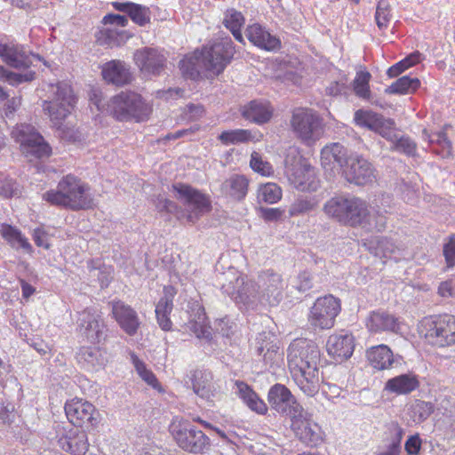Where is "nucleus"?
<instances>
[{"label": "nucleus", "mask_w": 455, "mask_h": 455, "mask_svg": "<svg viewBox=\"0 0 455 455\" xmlns=\"http://www.w3.org/2000/svg\"><path fill=\"white\" fill-rule=\"evenodd\" d=\"M320 349L312 340L296 339L287 350L288 366L291 376L307 396H314L319 390Z\"/></svg>", "instance_id": "obj_1"}, {"label": "nucleus", "mask_w": 455, "mask_h": 455, "mask_svg": "<svg viewBox=\"0 0 455 455\" xmlns=\"http://www.w3.org/2000/svg\"><path fill=\"white\" fill-rule=\"evenodd\" d=\"M234 54L235 47L231 38H221L209 47H204L203 52H196L183 58L180 61V69L186 78L192 80L200 77L202 68L217 76L225 69Z\"/></svg>", "instance_id": "obj_2"}, {"label": "nucleus", "mask_w": 455, "mask_h": 455, "mask_svg": "<svg viewBox=\"0 0 455 455\" xmlns=\"http://www.w3.org/2000/svg\"><path fill=\"white\" fill-rule=\"evenodd\" d=\"M176 198L181 202L184 210H180L176 203L158 197L156 208L177 214L179 220L185 219L189 224H195L202 216L212 211V201L208 195L185 183L172 185Z\"/></svg>", "instance_id": "obj_3"}, {"label": "nucleus", "mask_w": 455, "mask_h": 455, "mask_svg": "<svg viewBox=\"0 0 455 455\" xmlns=\"http://www.w3.org/2000/svg\"><path fill=\"white\" fill-rule=\"evenodd\" d=\"M43 199L52 205L72 211L90 209L93 206L90 187L72 174L64 176L59 181L56 189L45 192Z\"/></svg>", "instance_id": "obj_4"}, {"label": "nucleus", "mask_w": 455, "mask_h": 455, "mask_svg": "<svg viewBox=\"0 0 455 455\" xmlns=\"http://www.w3.org/2000/svg\"><path fill=\"white\" fill-rule=\"evenodd\" d=\"M217 281L222 292L229 296L240 308L256 309L259 305H264L257 282L243 276L235 268L230 267L227 272L220 273Z\"/></svg>", "instance_id": "obj_5"}, {"label": "nucleus", "mask_w": 455, "mask_h": 455, "mask_svg": "<svg viewBox=\"0 0 455 455\" xmlns=\"http://www.w3.org/2000/svg\"><path fill=\"white\" fill-rule=\"evenodd\" d=\"M48 98L44 101L43 109L50 117L53 126L60 130L63 121L70 115L76 99L71 86L64 82L48 84Z\"/></svg>", "instance_id": "obj_6"}, {"label": "nucleus", "mask_w": 455, "mask_h": 455, "mask_svg": "<svg viewBox=\"0 0 455 455\" xmlns=\"http://www.w3.org/2000/svg\"><path fill=\"white\" fill-rule=\"evenodd\" d=\"M169 431L176 444L184 451L202 454L211 446L210 438L188 419L174 417Z\"/></svg>", "instance_id": "obj_7"}, {"label": "nucleus", "mask_w": 455, "mask_h": 455, "mask_svg": "<svg viewBox=\"0 0 455 455\" xmlns=\"http://www.w3.org/2000/svg\"><path fill=\"white\" fill-rule=\"evenodd\" d=\"M107 110L118 121L143 122L151 113V107L134 92H122L111 98Z\"/></svg>", "instance_id": "obj_8"}, {"label": "nucleus", "mask_w": 455, "mask_h": 455, "mask_svg": "<svg viewBox=\"0 0 455 455\" xmlns=\"http://www.w3.org/2000/svg\"><path fill=\"white\" fill-rule=\"evenodd\" d=\"M346 215L343 224L352 227L360 226L370 231L380 232L387 226V217L374 207L370 209L367 202L359 197L348 196Z\"/></svg>", "instance_id": "obj_9"}, {"label": "nucleus", "mask_w": 455, "mask_h": 455, "mask_svg": "<svg viewBox=\"0 0 455 455\" xmlns=\"http://www.w3.org/2000/svg\"><path fill=\"white\" fill-rule=\"evenodd\" d=\"M291 125L297 137L307 145L314 144L323 132L322 118L311 108H295L292 111Z\"/></svg>", "instance_id": "obj_10"}, {"label": "nucleus", "mask_w": 455, "mask_h": 455, "mask_svg": "<svg viewBox=\"0 0 455 455\" xmlns=\"http://www.w3.org/2000/svg\"><path fill=\"white\" fill-rule=\"evenodd\" d=\"M420 333L428 343L445 347L455 343V316L444 315L435 318H425L421 322Z\"/></svg>", "instance_id": "obj_11"}, {"label": "nucleus", "mask_w": 455, "mask_h": 455, "mask_svg": "<svg viewBox=\"0 0 455 455\" xmlns=\"http://www.w3.org/2000/svg\"><path fill=\"white\" fill-rule=\"evenodd\" d=\"M12 137L16 142L20 143L23 154L27 156L44 158L48 157L52 153L49 144L44 141L43 136L31 124H20L16 125L12 131Z\"/></svg>", "instance_id": "obj_12"}, {"label": "nucleus", "mask_w": 455, "mask_h": 455, "mask_svg": "<svg viewBox=\"0 0 455 455\" xmlns=\"http://www.w3.org/2000/svg\"><path fill=\"white\" fill-rule=\"evenodd\" d=\"M341 310L340 300L332 295L318 298L310 309L308 321L315 328L322 330L334 326L335 319Z\"/></svg>", "instance_id": "obj_13"}, {"label": "nucleus", "mask_w": 455, "mask_h": 455, "mask_svg": "<svg viewBox=\"0 0 455 455\" xmlns=\"http://www.w3.org/2000/svg\"><path fill=\"white\" fill-rule=\"evenodd\" d=\"M267 401L271 408L279 414L290 417L291 419L302 417L303 407L284 385L272 386L267 394Z\"/></svg>", "instance_id": "obj_14"}, {"label": "nucleus", "mask_w": 455, "mask_h": 455, "mask_svg": "<svg viewBox=\"0 0 455 455\" xmlns=\"http://www.w3.org/2000/svg\"><path fill=\"white\" fill-rule=\"evenodd\" d=\"M77 327L79 332L91 343H100L107 338L108 327L101 313L94 307H86L79 313Z\"/></svg>", "instance_id": "obj_15"}, {"label": "nucleus", "mask_w": 455, "mask_h": 455, "mask_svg": "<svg viewBox=\"0 0 455 455\" xmlns=\"http://www.w3.org/2000/svg\"><path fill=\"white\" fill-rule=\"evenodd\" d=\"M65 412L72 425L88 430L94 428L100 422V413L95 406L83 399L75 398L67 402Z\"/></svg>", "instance_id": "obj_16"}, {"label": "nucleus", "mask_w": 455, "mask_h": 455, "mask_svg": "<svg viewBox=\"0 0 455 455\" xmlns=\"http://www.w3.org/2000/svg\"><path fill=\"white\" fill-rule=\"evenodd\" d=\"M342 174L347 181L357 186H366L377 180V173L372 164L360 156H353Z\"/></svg>", "instance_id": "obj_17"}, {"label": "nucleus", "mask_w": 455, "mask_h": 455, "mask_svg": "<svg viewBox=\"0 0 455 455\" xmlns=\"http://www.w3.org/2000/svg\"><path fill=\"white\" fill-rule=\"evenodd\" d=\"M257 283L264 305L276 306L280 302L284 284L278 273L270 269L262 271L258 276Z\"/></svg>", "instance_id": "obj_18"}, {"label": "nucleus", "mask_w": 455, "mask_h": 455, "mask_svg": "<svg viewBox=\"0 0 455 455\" xmlns=\"http://www.w3.org/2000/svg\"><path fill=\"white\" fill-rule=\"evenodd\" d=\"M133 59L141 72L154 76H160L164 72L167 61L162 51L150 47L137 50Z\"/></svg>", "instance_id": "obj_19"}, {"label": "nucleus", "mask_w": 455, "mask_h": 455, "mask_svg": "<svg viewBox=\"0 0 455 455\" xmlns=\"http://www.w3.org/2000/svg\"><path fill=\"white\" fill-rule=\"evenodd\" d=\"M354 121L356 125L372 131L384 139L390 135L388 132L395 127V124L393 119L387 118L371 109H358L355 111Z\"/></svg>", "instance_id": "obj_20"}, {"label": "nucleus", "mask_w": 455, "mask_h": 455, "mask_svg": "<svg viewBox=\"0 0 455 455\" xmlns=\"http://www.w3.org/2000/svg\"><path fill=\"white\" fill-rule=\"evenodd\" d=\"M257 355L262 356L266 366H279L283 361L276 336L270 331H263L256 338Z\"/></svg>", "instance_id": "obj_21"}, {"label": "nucleus", "mask_w": 455, "mask_h": 455, "mask_svg": "<svg viewBox=\"0 0 455 455\" xmlns=\"http://www.w3.org/2000/svg\"><path fill=\"white\" fill-rule=\"evenodd\" d=\"M292 428L299 440L307 447L316 448L325 440V434L322 427L311 419H292Z\"/></svg>", "instance_id": "obj_22"}, {"label": "nucleus", "mask_w": 455, "mask_h": 455, "mask_svg": "<svg viewBox=\"0 0 455 455\" xmlns=\"http://www.w3.org/2000/svg\"><path fill=\"white\" fill-rule=\"evenodd\" d=\"M0 57L9 66L14 68H28L35 61H40L39 55L25 50L22 45L14 44H0Z\"/></svg>", "instance_id": "obj_23"}, {"label": "nucleus", "mask_w": 455, "mask_h": 455, "mask_svg": "<svg viewBox=\"0 0 455 455\" xmlns=\"http://www.w3.org/2000/svg\"><path fill=\"white\" fill-rule=\"evenodd\" d=\"M352 155L340 143H331L321 150V164L326 171L344 169Z\"/></svg>", "instance_id": "obj_24"}, {"label": "nucleus", "mask_w": 455, "mask_h": 455, "mask_svg": "<svg viewBox=\"0 0 455 455\" xmlns=\"http://www.w3.org/2000/svg\"><path fill=\"white\" fill-rule=\"evenodd\" d=\"M328 354L336 361L342 362L351 357L355 349V339L351 333L341 331L331 335L326 343Z\"/></svg>", "instance_id": "obj_25"}, {"label": "nucleus", "mask_w": 455, "mask_h": 455, "mask_svg": "<svg viewBox=\"0 0 455 455\" xmlns=\"http://www.w3.org/2000/svg\"><path fill=\"white\" fill-rule=\"evenodd\" d=\"M289 180L294 188L301 192H315L320 188V180L315 169L307 164L295 166Z\"/></svg>", "instance_id": "obj_26"}, {"label": "nucleus", "mask_w": 455, "mask_h": 455, "mask_svg": "<svg viewBox=\"0 0 455 455\" xmlns=\"http://www.w3.org/2000/svg\"><path fill=\"white\" fill-rule=\"evenodd\" d=\"M249 179L239 173H234L226 178L220 186L221 196L234 202H242L249 191Z\"/></svg>", "instance_id": "obj_27"}, {"label": "nucleus", "mask_w": 455, "mask_h": 455, "mask_svg": "<svg viewBox=\"0 0 455 455\" xmlns=\"http://www.w3.org/2000/svg\"><path fill=\"white\" fill-rule=\"evenodd\" d=\"M112 314L120 328L129 336H133L140 325L137 312L129 305L118 300L112 303Z\"/></svg>", "instance_id": "obj_28"}, {"label": "nucleus", "mask_w": 455, "mask_h": 455, "mask_svg": "<svg viewBox=\"0 0 455 455\" xmlns=\"http://www.w3.org/2000/svg\"><path fill=\"white\" fill-rule=\"evenodd\" d=\"M58 443L63 451L72 455H84L90 446L86 432L77 428L68 430Z\"/></svg>", "instance_id": "obj_29"}, {"label": "nucleus", "mask_w": 455, "mask_h": 455, "mask_svg": "<svg viewBox=\"0 0 455 455\" xmlns=\"http://www.w3.org/2000/svg\"><path fill=\"white\" fill-rule=\"evenodd\" d=\"M194 393L200 398L209 401L215 392L213 374L207 370L196 369L188 375Z\"/></svg>", "instance_id": "obj_30"}, {"label": "nucleus", "mask_w": 455, "mask_h": 455, "mask_svg": "<svg viewBox=\"0 0 455 455\" xmlns=\"http://www.w3.org/2000/svg\"><path fill=\"white\" fill-rule=\"evenodd\" d=\"M246 36L251 43L266 51H276L281 47L278 37L271 35L268 30L259 24H252L246 29Z\"/></svg>", "instance_id": "obj_31"}, {"label": "nucleus", "mask_w": 455, "mask_h": 455, "mask_svg": "<svg viewBox=\"0 0 455 455\" xmlns=\"http://www.w3.org/2000/svg\"><path fill=\"white\" fill-rule=\"evenodd\" d=\"M104 80L116 86H123L132 81V73L127 65L121 60H111L102 68Z\"/></svg>", "instance_id": "obj_32"}, {"label": "nucleus", "mask_w": 455, "mask_h": 455, "mask_svg": "<svg viewBox=\"0 0 455 455\" xmlns=\"http://www.w3.org/2000/svg\"><path fill=\"white\" fill-rule=\"evenodd\" d=\"M367 328L371 332L392 331L399 332L401 331V323L395 315L384 312H372L367 322Z\"/></svg>", "instance_id": "obj_33"}, {"label": "nucleus", "mask_w": 455, "mask_h": 455, "mask_svg": "<svg viewBox=\"0 0 455 455\" xmlns=\"http://www.w3.org/2000/svg\"><path fill=\"white\" fill-rule=\"evenodd\" d=\"M419 387L418 376L412 372H408L389 379L386 382L384 389L389 393L401 395L411 394Z\"/></svg>", "instance_id": "obj_34"}, {"label": "nucleus", "mask_w": 455, "mask_h": 455, "mask_svg": "<svg viewBox=\"0 0 455 455\" xmlns=\"http://www.w3.org/2000/svg\"><path fill=\"white\" fill-rule=\"evenodd\" d=\"M235 385L236 387L235 394L251 411L259 415L267 414V403L259 398L258 394L248 384L236 380Z\"/></svg>", "instance_id": "obj_35"}, {"label": "nucleus", "mask_w": 455, "mask_h": 455, "mask_svg": "<svg viewBox=\"0 0 455 455\" xmlns=\"http://www.w3.org/2000/svg\"><path fill=\"white\" fill-rule=\"evenodd\" d=\"M77 363L87 371H98L106 364L104 353L97 347H82L76 353Z\"/></svg>", "instance_id": "obj_36"}, {"label": "nucleus", "mask_w": 455, "mask_h": 455, "mask_svg": "<svg viewBox=\"0 0 455 455\" xmlns=\"http://www.w3.org/2000/svg\"><path fill=\"white\" fill-rule=\"evenodd\" d=\"M273 108L269 103L262 100H251L242 109V116L258 124L268 122L272 116Z\"/></svg>", "instance_id": "obj_37"}, {"label": "nucleus", "mask_w": 455, "mask_h": 455, "mask_svg": "<svg viewBox=\"0 0 455 455\" xmlns=\"http://www.w3.org/2000/svg\"><path fill=\"white\" fill-rule=\"evenodd\" d=\"M367 358L370 364L377 370L390 369L398 360L386 345H379L369 349Z\"/></svg>", "instance_id": "obj_38"}, {"label": "nucleus", "mask_w": 455, "mask_h": 455, "mask_svg": "<svg viewBox=\"0 0 455 455\" xmlns=\"http://www.w3.org/2000/svg\"><path fill=\"white\" fill-rule=\"evenodd\" d=\"M112 6L115 10L126 13L139 26H145L150 22V11L145 5L132 2H113Z\"/></svg>", "instance_id": "obj_39"}, {"label": "nucleus", "mask_w": 455, "mask_h": 455, "mask_svg": "<svg viewBox=\"0 0 455 455\" xmlns=\"http://www.w3.org/2000/svg\"><path fill=\"white\" fill-rule=\"evenodd\" d=\"M388 133L390 135L385 139L392 143V150L403 153L408 156H415L417 145L409 136L400 135L395 126Z\"/></svg>", "instance_id": "obj_40"}, {"label": "nucleus", "mask_w": 455, "mask_h": 455, "mask_svg": "<svg viewBox=\"0 0 455 455\" xmlns=\"http://www.w3.org/2000/svg\"><path fill=\"white\" fill-rule=\"evenodd\" d=\"M207 318L204 309L197 307L196 312L188 322V329L198 338L210 339L212 337V329L206 323Z\"/></svg>", "instance_id": "obj_41"}, {"label": "nucleus", "mask_w": 455, "mask_h": 455, "mask_svg": "<svg viewBox=\"0 0 455 455\" xmlns=\"http://www.w3.org/2000/svg\"><path fill=\"white\" fill-rule=\"evenodd\" d=\"M128 39L127 32L116 28H104L100 30L97 40L101 45L109 47L118 46Z\"/></svg>", "instance_id": "obj_42"}, {"label": "nucleus", "mask_w": 455, "mask_h": 455, "mask_svg": "<svg viewBox=\"0 0 455 455\" xmlns=\"http://www.w3.org/2000/svg\"><path fill=\"white\" fill-rule=\"evenodd\" d=\"M224 26L230 30L235 39L240 43L243 42L241 28L244 24V17L242 12L235 9H228L223 19Z\"/></svg>", "instance_id": "obj_43"}, {"label": "nucleus", "mask_w": 455, "mask_h": 455, "mask_svg": "<svg viewBox=\"0 0 455 455\" xmlns=\"http://www.w3.org/2000/svg\"><path fill=\"white\" fill-rule=\"evenodd\" d=\"M347 201L348 196H334L325 203L323 207L324 212L328 216L337 220L339 222L343 223L344 218L347 217V215H346Z\"/></svg>", "instance_id": "obj_44"}, {"label": "nucleus", "mask_w": 455, "mask_h": 455, "mask_svg": "<svg viewBox=\"0 0 455 455\" xmlns=\"http://www.w3.org/2000/svg\"><path fill=\"white\" fill-rule=\"evenodd\" d=\"M1 234L3 237L15 249H23L26 252H32V246L21 232L10 226H3Z\"/></svg>", "instance_id": "obj_45"}, {"label": "nucleus", "mask_w": 455, "mask_h": 455, "mask_svg": "<svg viewBox=\"0 0 455 455\" xmlns=\"http://www.w3.org/2000/svg\"><path fill=\"white\" fill-rule=\"evenodd\" d=\"M396 249L393 241L387 237L377 236L369 241V251L379 258H391Z\"/></svg>", "instance_id": "obj_46"}, {"label": "nucleus", "mask_w": 455, "mask_h": 455, "mask_svg": "<svg viewBox=\"0 0 455 455\" xmlns=\"http://www.w3.org/2000/svg\"><path fill=\"white\" fill-rule=\"evenodd\" d=\"M420 85V82L416 77L404 76L394 82L386 89L388 94H410L414 92Z\"/></svg>", "instance_id": "obj_47"}, {"label": "nucleus", "mask_w": 455, "mask_h": 455, "mask_svg": "<svg viewBox=\"0 0 455 455\" xmlns=\"http://www.w3.org/2000/svg\"><path fill=\"white\" fill-rule=\"evenodd\" d=\"M317 206V200L315 197L299 196L290 205L288 213L290 217H296L307 214Z\"/></svg>", "instance_id": "obj_48"}, {"label": "nucleus", "mask_w": 455, "mask_h": 455, "mask_svg": "<svg viewBox=\"0 0 455 455\" xmlns=\"http://www.w3.org/2000/svg\"><path fill=\"white\" fill-rule=\"evenodd\" d=\"M251 139V132L243 129L224 131L218 136V140L226 146L244 143Z\"/></svg>", "instance_id": "obj_49"}, {"label": "nucleus", "mask_w": 455, "mask_h": 455, "mask_svg": "<svg viewBox=\"0 0 455 455\" xmlns=\"http://www.w3.org/2000/svg\"><path fill=\"white\" fill-rule=\"evenodd\" d=\"M36 77V72L27 71L25 73H15L0 66V80L7 82L9 84L15 86L24 82H31Z\"/></svg>", "instance_id": "obj_50"}, {"label": "nucleus", "mask_w": 455, "mask_h": 455, "mask_svg": "<svg viewBox=\"0 0 455 455\" xmlns=\"http://www.w3.org/2000/svg\"><path fill=\"white\" fill-rule=\"evenodd\" d=\"M371 75L369 72H358L354 80V91L356 96L363 100H369L371 97V91L369 87V81Z\"/></svg>", "instance_id": "obj_51"}, {"label": "nucleus", "mask_w": 455, "mask_h": 455, "mask_svg": "<svg viewBox=\"0 0 455 455\" xmlns=\"http://www.w3.org/2000/svg\"><path fill=\"white\" fill-rule=\"evenodd\" d=\"M391 18L392 14L389 3L387 0H379L375 12V20L378 28L380 30L386 29L389 25Z\"/></svg>", "instance_id": "obj_52"}, {"label": "nucleus", "mask_w": 455, "mask_h": 455, "mask_svg": "<svg viewBox=\"0 0 455 455\" xmlns=\"http://www.w3.org/2000/svg\"><path fill=\"white\" fill-rule=\"evenodd\" d=\"M132 359L135 370L140 377L152 387L158 388L160 385L155 374L150 370H148L145 363L140 361L135 355H132Z\"/></svg>", "instance_id": "obj_53"}, {"label": "nucleus", "mask_w": 455, "mask_h": 455, "mask_svg": "<svg viewBox=\"0 0 455 455\" xmlns=\"http://www.w3.org/2000/svg\"><path fill=\"white\" fill-rule=\"evenodd\" d=\"M259 196L267 204H275L282 198V189L275 183H267L259 188Z\"/></svg>", "instance_id": "obj_54"}, {"label": "nucleus", "mask_w": 455, "mask_h": 455, "mask_svg": "<svg viewBox=\"0 0 455 455\" xmlns=\"http://www.w3.org/2000/svg\"><path fill=\"white\" fill-rule=\"evenodd\" d=\"M433 404L429 402L418 401L411 406V417L414 422H423L433 412Z\"/></svg>", "instance_id": "obj_55"}, {"label": "nucleus", "mask_w": 455, "mask_h": 455, "mask_svg": "<svg viewBox=\"0 0 455 455\" xmlns=\"http://www.w3.org/2000/svg\"><path fill=\"white\" fill-rule=\"evenodd\" d=\"M250 166L254 172L263 176H269L274 172L272 165L268 162L264 161L260 154L255 151L251 155Z\"/></svg>", "instance_id": "obj_56"}, {"label": "nucleus", "mask_w": 455, "mask_h": 455, "mask_svg": "<svg viewBox=\"0 0 455 455\" xmlns=\"http://www.w3.org/2000/svg\"><path fill=\"white\" fill-rule=\"evenodd\" d=\"M173 294L165 290V294L162 297L156 307V314L170 315L173 308Z\"/></svg>", "instance_id": "obj_57"}, {"label": "nucleus", "mask_w": 455, "mask_h": 455, "mask_svg": "<svg viewBox=\"0 0 455 455\" xmlns=\"http://www.w3.org/2000/svg\"><path fill=\"white\" fill-rule=\"evenodd\" d=\"M235 324L228 318L223 317L216 320L215 330L223 337H230L235 331Z\"/></svg>", "instance_id": "obj_58"}, {"label": "nucleus", "mask_w": 455, "mask_h": 455, "mask_svg": "<svg viewBox=\"0 0 455 455\" xmlns=\"http://www.w3.org/2000/svg\"><path fill=\"white\" fill-rule=\"evenodd\" d=\"M349 91V87L347 84V80L332 81L326 87L325 92L330 96H339L347 94Z\"/></svg>", "instance_id": "obj_59"}, {"label": "nucleus", "mask_w": 455, "mask_h": 455, "mask_svg": "<svg viewBox=\"0 0 455 455\" xmlns=\"http://www.w3.org/2000/svg\"><path fill=\"white\" fill-rule=\"evenodd\" d=\"M0 195L9 198L18 195V185L11 179L0 180Z\"/></svg>", "instance_id": "obj_60"}, {"label": "nucleus", "mask_w": 455, "mask_h": 455, "mask_svg": "<svg viewBox=\"0 0 455 455\" xmlns=\"http://www.w3.org/2000/svg\"><path fill=\"white\" fill-rule=\"evenodd\" d=\"M443 255L448 267L455 266V235L450 237L448 243L443 246Z\"/></svg>", "instance_id": "obj_61"}, {"label": "nucleus", "mask_w": 455, "mask_h": 455, "mask_svg": "<svg viewBox=\"0 0 455 455\" xmlns=\"http://www.w3.org/2000/svg\"><path fill=\"white\" fill-rule=\"evenodd\" d=\"M102 23L104 25H116L120 28H125L128 25V19L124 15L109 13L104 16Z\"/></svg>", "instance_id": "obj_62"}, {"label": "nucleus", "mask_w": 455, "mask_h": 455, "mask_svg": "<svg viewBox=\"0 0 455 455\" xmlns=\"http://www.w3.org/2000/svg\"><path fill=\"white\" fill-rule=\"evenodd\" d=\"M313 287L312 275L308 272H302L298 275L297 289L300 291H307Z\"/></svg>", "instance_id": "obj_63"}, {"label": "nucleus", "mask_w": 455, "mask_h": 455, "mask_svg": "<svg viewBox=\"0 0 455 455\" xmlns=\"http://www.w3.org/2000/svg\"><path fill=\"white\" fill-rule=\"evenodd\" d=\"M421 447V440L418 435L411 436L405 443V451L408 455H416Z\"/></svg>", "instance_id": "obj_64"}]
</instances>
